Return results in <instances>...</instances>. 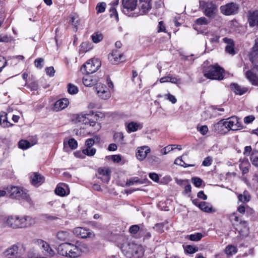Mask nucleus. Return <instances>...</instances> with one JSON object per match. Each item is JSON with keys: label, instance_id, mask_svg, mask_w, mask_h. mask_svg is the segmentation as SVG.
I'll use <instances>...</instances> for the list:
<instances>
[{"label": "nucleus", "instance_id": "nucleus-24", "mask_svg": "<svg viewBox=\"0 0 258 258\" xmlns=\"http://www.w3.org/2000/svg\"><path fill=\"white\" fill-rule=\"evenodd\" d=\"M98 173L101 176L99 178L104 182L107 183L110 180V171L108 168L98 169Z\"/></svg>", "mask_w": 258, "mask_h": 258}, {"label": "nucleus", "instance_id": "nucleus-62", "mask_svg": "<svg viewBox=\"0 0 258 258\" xmlns=\"http://www.w3.org/2000/svg\"><path fill=\"white\" fill-rule=\"evenodd\" d=\"M212 159L210 157L206 158L203 162L202 165L204 166H209L211 165Z\"/></svg>", "mask_w": 258, "mask_h": 258}, {"label": "nucleus", "instance_id": "nucleus-14", "mask_svg": "<svg viewBox=\"0 0 258 258\" xmlns=\"http://www.w3.org/2000/svg\"><path fill=\"white\" fill-rule=\"evenodd\" d=\"M36 243L42 249V252L44 255L48 256H52L55 252L52 250L49 245L45 241L41 239H37Z\"/></svg>", "mask_w": 258, "mask_h": 258}, {"label": "nucleus", "instance_id": "nucleus-63", "mask_svg": "<svg viewBox=\"0 0 258 258\" xmlns=\"http://www.w3.org/2000/svg\"><path fill=\"white\" fill-rule=\"evenodd\" d=\"M110 158L112 161L116 163H119L121 160V157L119 155H112L110 157Z\"/></svg>", "mask_w": 258, "mask_h": 258}, {"label": "nucleus", "instance_id": "nucleus-9", "mask_svg": "<svg viewBox=\"0 0 258 258\" xmlns=\"http://www.w3.org/2000/svg\"><path fill=\"white\" fill-rule=\"evenodd\" d=\"M238 5L235 3H231L220 7L221 13L227 16L234 15L237 13Z\"/></svg>", "mask_w": 258, "mask_h": 258}, {"label": "nucleus", "instance_id": "nucleus-18", "mask_svg": "<svg viewBox=\"0 0 258 258\" xmlns=\"http://www.w3.org/2000/svg\"><path fill=\"white\" fill-rule=\"evenodd\" d=\"M122 54L117 50H113L108 55L110 61L113 64H117L122 61Z\"/></svg>", "mask_w": 258, "mask_h": 258}, {"label": "nucleus", "instance_id": "nucleus-58", "mask_svg": "<svg viewBox=\"0 0 258 258\" xmlns=\"http://www.w3.org/2000/svg\"><path fill=\"white\" fill-rule=\"evenodd\" d=\"M45 72L49 77H53L54 75L55 70L53 67H47L45 68Z\"/></svg>", "mask_w": 258, "mask_h": 258}, {"label": "nucleus", "instance_id": "nucleus-38", "mask_svg": "<svg viewBox=\"0 0 258 258\" xmlns=\"http://www.w3.org/2000/svg\"><path fill=\"white\" fill-rule=\"evenodd\" d=\"M239 201L242 203H246L250 201V196L248 191L244 190L242 194H239L238 196Z\"/></svg>", "mask_w": 258, "mask_h": 258}, {"label": "nucleus", "instance_id": "nucleus-5", "mask_svg": "<svg viewBox=\"0 0 258 258\" xmlns=\"http://www.w3.org/2000/svg\"><path fill=\"white\" fill-rule=\"evenodd\" d=\"M224 70L218 65L211 66L204 72V76L212 80H221L223 79Z\"/></svg>", "mask_w": 258, "mask_h": 258}, {"label": "nucleus", "instance_id": "nucleus-16", "mask_svg": "<svg viewBox=\"0 0 258 258\" xmlns=\"http://www.w3.org/2000/svg\"><path fill=\"white\" fill-rule=\"evenodd\" d=\"M82 252V249L80 246L69 243L68 256L72 258L77 257L81 254Z\"/></svg>", "mask_w": 258, "mask_h": 258}, {"label": "nucleus", "instance_id": "nucleus-56", "mask_svg": "<svg viewBox=\"0 0 258 258\" xmlns=\"http://www.w3.org/2000/svg\"><path fill=\"white\" fill-rule=\"evenodd\" d=\"M174 164L181 166L187 167L190 165L186 164L182 159L181 157L177 158L174 161Z\"/></svg>", "mask_w": 258, "mask_h": 258}, {"label": "nucleus", "instance_id": "nucleus-22", "mask_svg": "<svg viewBox=\"0 0 258 258\" xmlns=\"http://www.w3.org/2000/svg\"><path fill=\"white\" fill-rule=\"evenodd\" d=\"M44 181V177L38 173H34L31 176V181L33 185L38 186Z\"/></svg>", "mask_w": 258, "mask_h": 258}, {"label": "nucleus", "instance_id": "nucleus-28", "mask_svg": "<svg viewBox=\"0 0 258 258\" xmlns=\"http://www.w3.org/2000/svg\"><path fill=\"white\" fill-rule=\"evenodd\" d=\"M198 207L205 212L213 213L215 212L212 206L210 204L205 202H200L198 204Z\"/></svg>", "mask_w": 258, "mask_h": 258}, {"label": "nucleus", "instance_id": "nucleus-48", "mask_svg": "<svg viewBox=\"0 0 258 258\" xmlns=\"http://www.w3.org/2000/svg\"><path fill=\"white\" fill-rule=\"evenodd\" d=\"M106 8V4L104 2L98 3L96 7L97 13H103L105 11Z\"/></svg>", "mask_w": 258, "mask_h": 258}, {"label": "nucleus", "instance_id": "nucleus-53", "mask_svg": "<svg viewBox=\"0 0 258 258\" xmlns=\"http://www.w3.org/2000/svg\"><path fill=\"white\" fill-rule=\"evenodd\" d=\"M175 145H168L165 147H164L163 149L161 150V152L163 155H166L170 151L174 150V148L172 146H175Z\"/></svg>", "mask_w": 258, "mask_h": 258}, {"label": "nucleus", "instance_id": "nucleus-50", "mask_svg": "<svg viewBox=\"0 0 258 258\" xmlns=\"http://www.w3.org/2000/svg\"><path fill=\"white\" fill-rule=\"evenodd\" d=\"M203 236L201 233H196L189 235V239L191 241H198L201 240Z\"/></svg>", "mask_w": 258, "mask_h": 258}, {"label": "nucleus", "instance_id": "nucleus-29", "mask_svg": "<svg viewBox=\"0 0 258 258\" xmlns=\"http://www.w3.org/2000/svg\"><path fill=\"white\" fill-rule=\"evenodd\" d=\"M230 88L236 94L239 95L243 94L247 91V88L241 87L236 84H231Z\"/></svg>", "mask_w": 258, "mask_h": 258}, {"label": "nucleus", "instance_id": "nucleus-47", "mask_svg": "<svg viewBox=\"0 0 258 258\" xmlns=\"http://www.w3.org/2000/svg\"><path fill=\"white\" fill-rule=\"evenodd\" d=\"M96 150L95 148L87 147L86 149L83 150L82 152L84 155H86L88 156H92L96 153Z\"/></svg>", "mask_w": 258, "mask_h": 258}, {"label": "nucleus", "instance_id": "nucleus-42", "mask_svg": "<svg viewBox=\"0 0 258 258\" xmlns=\"http://www.w3.org/2000/svg\"><path fill=\"white\" fill-rule=\"evenodd\" d=\"M167 223H160L156 224L154 228L159 233H163L164 232L165 230L167 229V227L166 226Z\"/></svg>", "mask_w": 258, "mask_h": 258}, {"label": "nucleus", "instance_id": "nucleus-20", "mask_svg": "<svg viewBox=\"0 0 258 258\" xmlns=\"http://www.w3.org/2000/svg\"><path fill=\"white\" fill-rule=\"evenodd\" d=\"M223 40L226 43V46H225L226 52L231 55L235 54L236 52L234 49V44L233 40L226 37L223 38Z\"/></svg>", "mask_w": 258, "mask_h": 258}, {"label": "nucleus", "instance_id": "nucleus-61", "mask_svg": "<svg viewBox=\"0 0 258 258\" xmlns=\"http://www.w3.org/2000/svg\"><path fill=\"white\" fill-rule=\"evenodd\" d=\"M11 40V38L7 35L0 34V42H8Z\"/></svg>", "mask_w": 258, "mask_h": 258}, {"label": "nucleus", "instance_id": "nucleus-36", "mask_svg": "<svg viewBox=\"0 0 258 258\" xmlns=\"http://www.w3.org/2000/svg\"><path fill=\"white\" fill-rule=\"evenodd\" d=\"M250 160L252 164L255 166L258 167V151L253 150L252 151L250 156Z\"/></svg>", "mask_w": 258, "mask_h": 258}, {"label": "nucleus", "instance_id": "nucleus-3", "mask_svg": "<svg viewBox=\"0 0 258 258\" xmlns=\"http://www.w3.org/2000/svg\"><path fill=\"white\" fill-rule=\"evenodd\" d=\"M3 224L5 227L13 228H24L22 216L17 215H10L4 218Z\"/></svg>", "mask_w": 258, "mask_h": 258}, {"label": "nucleus", "instance_id": "nucleus-11", "mask_svg": "<svg viewBox=\"0 0 258 258\" xmlns=\"http://www.w3.org/2000/svg\"><path fill=\"white\" fill-rule=\"evenodd\" d=\"M10 197L12 198H22L28 200V195L23 191L22 188L18 186H12L9 191Z\"/></svg>", "mask_w": 258, "mask_h": 258}, {"label": "nucleus", "instance_id": "nucleus-1", "mask_svg": "<svg viewBox=\"0 0 258 258\" xmlns=\"http://www.w3.org/2000/svg\"><path fill=\"white\" fill-rule=\"evenodd\" d=\"M121 249L128 258H141L144 255L143 247L136 244L126 242L121 245Z\"/></svg>", "mask_w": 258, "mask_h": 258}, {"label": "nucleus", "instance_id": "nucleus-39", "mask_svg": "<svg viewBox=\"0 0 258 258\" xmlns=\"http://www.w3.org/2000/svg\"><path fill=\"white\" fill-rule=\"evenodd\" d=\"M92 41L95 43H97L101 41L103 38V34L99 32H96L94 33L91 36Z\"/></svg>", "mask_w": 258, "mask_h": 258}, {"label": "nucleus", "instance_id": "nucleus-17", "mask_svg": "<svg viewBox=\"0 0 258 258\" xmlns=\"http://www.w3.org/2000/svg\"><path fill=\"white\" fill-rule=\"evenodd\" d=\"M150 148L146 146L138 148L136 153L137 159L140 161H143L146 158L147 154L150 152Z\"/></svg>", "mask_w": 258, "mask_h": 258}, {"label": "nucleus", "instance_id": "nucleus-19", "mask_svg": "<svg viewBox=\"0 0 258 258\" xmlns=\"http://www.w3.org/2000/svg\"><path fill=\"white\" fill-rule=\"evenodd\" d=\"M126 130L127 133L135 132L143 127V124L139 122L131 121L125 123Z\"/></svg>", "mask_w": 258, "mask_h": 258}, {"label": "nucleus", "instance_id": "nucleus-40", "mask_svg": "<svg viewBox=\"0 0 258 258\" xmlns=\"http://www.w3.org/2000/svg\"><path fill=\"white\" fill-rule=\"evenodd\" d=\"M70 22L74 27V30L77 31L78 30V26L79 24V19L77 15H71Z\"/></svg>", "mask_w": 258, "mask_h": 258}, {"label": "nucleus", "instance_id": "nucleus-8", "mask_svg": "<svg viewBox=\"0 0 258 258\" xmlns=\"http://www.w3.org/2000/svg\"><path fill=\"white\" fill-rule=\"evenodd\" d=\"M101 66V62L98 59H90L81 68L83 74H90L95 73Z\"/></svg>", "mask_w": 258, "mask_h": 258}, {"label": "nucleus", "instance_id": "nucleus-15", "mask_svg": "<svg viewBox=\"0 0 258 258\" xmlns=\"http://www.w3.org/2000/svg\"><path fill=\"white\" fill-rule=\"evenodd\" d=\"M139 16L147 14L152 8L151 0H139Z\"/></svg>", "mask_w": 258, "mask_h": 258}, {"label": "nucleus", "instance_id": "nucleus-30", "mask_svg": "<svg viewBox=\"0 0 258 258\" xmlns=\"http://www.w3.org/2000/svg\"><path fill=\"white\" fill-rule=\"evenodd\" d=\"M160 82L161 83L166 82H171L172 83L178 84H180V80L179 79H178L176 77H174L171 76H167L161 78L160 79Z\"/></svg>", "mask_w": 258, "mask_h": 258}, {"label": "nucleus", "instance_id": "nucleus-34", "mask_svg": "<svg viewBox=\"0 0 258 258\" xmlns=\"http://www.w3.org/2000/svg\"><path fill=\"white\" fill-rule=\"evenodd\" d=\"M36 144V141H33L32 143L29 142L27 140H21L19 143V147L21 149H27L31 146L35 145Z\"/></svg>", "mask_w": 258, "mask_h": 258}, {"label": "nucleus", "instance_id": "nucleus-60", "mask_svg": "<svg viewBox=\"0 0 258 258\" xmlns=\"http://www.w3.org/2000/svg\"><path fill=\"white\" fill-rule=\"evenodd\" d=\"M197 129L198 131L203 135H206L208 132V127L207 125H202L200 127H198Z\"/></svg>", "mask_w": 258, "mask_h": 258}, {"label": "nucleus", "instance_id": "nucleus-26", "mask_svg": "<svg viewBox=\"0 0 258 258\" xmlns=\"http://www.w3.org/2000/svg\"><path fill=\"white\" fill-rule=\"evenodd\" d=\"M55 192L56 195L60 196H64L69 193V189L66 184L62 183L57 185L55 189Z\"/></svg>", "mask_w": 258, "mask_h": 258}, {"label": "nucleus", "instance_id": "nucleus-27", "mask_svg": "<svg viewBox=\"0 0 258 258\" xmlns=\"http://www.w3.org/2000/svg\"><path fill=\"white\" fill-rule=\"evenodd\" d=\"M248 22L251 27L258 26V11L249 13Z\"/></svg>", "mask_w": 258, "mask_h": 258}, {"label": "nucleus", "instance_id": "nucleus-44", "mask_svg": "<svg viewBox=\"0 0 258 258\" xmlns=\"http://www.w3.org/2000/svg\"><path fill=\"white\" fill-rule=\"evenodd\" d=\"M250 166L248 162L246 160L243 161L239 165V168L243 174H246L248 171V168Z\"/></svg>", "mask_w": 258, "mask_h": 258}, {"label": "nucleus", "instance_id": "nucleus-2", "mask_svg": "<svg viewBox=\"0 0 258 258\" xmlns=\"http://www.w3.org/2000/svg\"><path fill=\"white\" fill-rule=\"evenodd\" d=\"M103 116V114L101 112H92L91 114H85L83 116L82 121L85 124L94 127L95 131H98L101 128V125L98 122L101 121V119Z\"/></svg>", "mask_w": 258, "mask_h": 258}, {"label": "nucleus", "instance_id": "nucleus-32", "mask_svg": "<svg viewBox=\"0 0 258 258\" xmlns=\"http://www.w3.org/2000/svg\"><path fill=\"white\" fill-rule=\"evenodd\" d=\"M69 250V243H64L60 244L57 248L58 253L65 256H68Z\"/></svg>", "mask_w": 258, "mask_h": 258}, {"label": "nucleus", "instance_id": "nucleus-10", "mask_svg": "<svg viewBox=\"0 0 258 258\" xmlns=\"http://www.w3.org/2000/svg\"><path fill=\"white\" fill-rule=\"evenodd\" d=\"M96 90L98 96L102 99H108L111 97L110 91L105 85L100 83L97 84Z\"/></svg>", "mask_w": 258, "mask_h": 258}, {"label": "nucleus", "instance_id": "nucleus-52", "mask_svg": "<svg viewBox=\"0 0 258 258\" xmlns=\"http://www.w3.org/2000/svg\"><path fill=\"white\" fill-rule=\"evenodd\" d=\"M209 23V21L204 17L198 18L196 21V23L198 25H207Z\"/></svg>", "mask_w": 258, "mask_h": 258}, {"label": "nucleus", "instance_id": "nucleus-7", "mask_svg": "<svg viewBox=\"0 0 258 258\" xmlns=\"http://www.w3.org/2000/svg\"><path fill=\"white\" fill-rule=\"evenodd\" d=\"M219 125H221L228 131H237L242 128L241 123L236 117H231L226 120H221L218 122Z\"/></svg>", "mask_w": 258, "mask_h": 258}, {"label": "nucleus", "instance_id": "nucleus-37", "mask_svg": "<svg viewBox=\"0 0 258 258\" xmlns=\"http://www.w3.org/2000/svg\"><path fill=\"white\" fill-rule=\"evenodd\" d=\"M63 145L64 148H66L68 145L69 147L72 150L76 149L78 147V143L77 141L73 138L69 139L68 141H64Z\"/></svg>", "mask_w": 258, "mask_h": 258}, {"label": "nucleus", "instance_id": "nucleus-43", "mask_svg": "<svg viewBox=\"0 0 258 258\" xmlns=\"http://www.w3.org/2000/svg\"><path fill=\"white\" fill-rule=\"evenodd\" d=\"M92 48V45L91 43H90L89 42H84L82 43L81 44V48H80V51H82L83 53L86 52L90 49H91Z\"/></svg>", "mask_w": 258, "mask_h": 258}, {"label": "nucleus", "instance_id": "nucleus-57", "mask_svg": "<svg viewBox=\"0 0 258 258\" xmlns=\"http://www.w3.org/2000/svg\"><path fill=\"white\" fill-rule=\"evenodd\" d=\"M140 230V227L138 225H132L130 227L129 231L132 234H136Z\"/></svg>", "mask_w": 258, "mask_h": 258}, {"label": "nucleus", "instance_id": "nucleus-13", "mask_svg": "<svg viewBox=\"0 0 258 258\" xmlns=\"http://www.w3.org/2000/svg\"><path fill=\"white\" fill-rule=\"evenodd\" d=\"M73 233L76 236L82 238H91L94 236V233L90 230L80 227L75 228Z\"/></svg>", "mask_w": 258, "mask_h": 258}, {"label": "nucleus", "instance_id": "nucleus-25", "mask_svg": "<svg viewBox=\"0 0 258 258\" xmlns=\"http://www.w3.org/2000/svg\"><path fill=\"white\" fill-rule=\"evenodd\" d=\"M83 83L85 86L90 87L96 84L97 79L93 76L86 74L83 77Z\"/></svg>", "mask_w": 258, "mask_h": 258}, {"label": "nucleus", "instance_id": "nucleus-46", "mask_svg": "<svg viewBox=\"0 0 258 258\" xmlns=\"http://www.w3.org/2000/svg\"><path fill=\"white\" fill-rule=\"evenodd\" d=\"M225 252L227 254L231 255L237 252V248L232 245H229L225 248Z\"/></svg>", "mask_w": 258, "mask_h": 258}, {"label": "nucleus", "instance_id": "nucleus-31", "mask_svg": "<svg viewBox=\"0 0 258 258\" xmlns=\"http://www.w3.org/2000/svg\"><path fill=\"white\" fill-rule=\"evenodd\" d=\"M23 220V227L24 228L29 227L36 223V220L34 218L29 216H22Z\"/></svg>", "mask_w": 258, "mask_h": 258}, {"label": "nucleus", "instance_id": "nucleus-21", "mask_svg": "<svg viewBox=\"0 0 258 258\" xmlns=\"http://www.w3.org/2000/svg\"><path fill=\"white\" fill-rule=\"evenodd\" d=\"M69 101L67 98H63L57 100L54 104L53 110L55 111L61 110L66 108L69 105Z\"/></svg>", "mask_w": 258, "mask_h": 258}, {"label": "nucleus", "instance_id": "nucleus-41", "mask_svg": "<svg viewBox=\"0 0 258 258\" xmlns=\"http://www.w3.org/2000/svg\"><path fill=\"white\" fill-rule=\"evenodd\" d=\"M158 97L162 98L164 97L165 99L169 100L172 104H175L177 102V99L175 97L170 93H168L166 94L161 95L159 94L158 95Z\"/></svg>", "mask_w": 258, "mask_h": 258}, {"label": "nucleus", "instance_id": "nucleus-33", "mask_svg": "<svg viewBox=\"0 0 258 258\" xmlns=\"http://www.w3.org/2000/svg\"><path fill=\"white\" fill-rule=\"evenodd\" d=\"M57 238L60 241H66L70 239L72 237L70 233L66 231H60L56 234Z\"/></svg>", "mask_w": 258, "mask_h": 258}, {"label": "nucleus", "instance_id": "nucleus-54", "mask_svg": "<svg viewBox=\"0 0 258 258\" xmlns=\"http://www.w3.org/2000/svg\"><path fill=\"white\" fill-rule=\"evenodd\" d=\"M186 251L188 253H194L198 251V248L191 245H187L185 249Z\"/></svg>", "mask_w": 258, "mask_h": 258}, {"label": "nucleus", "instance_id": "nucleus-35", "mask_svg": "<svg viewBox=\"0 0 258 258\" xmlns=\"http://www.w3.org/2000/svg\"><path fill=\"white\" fill-rule=\"evenodd\" d=\"M0 123L4 127H8L12 124L7 120V114L5 112H2L0 114Z\"/></svg>", "mask_w": 258, "mask_h": 258}, {"label": "nucleus", "instance_id": "nucleus-4", "mask_svg": "<svg viewBox=\"0 0 258 258\" xmlns=\"http://www.w3.org/2000/svg\"><path fill=\"white\" fill-rule=\"evenodd\" d=\"M138 0H122V11L126 15L131 17L139 16L137 9Z\"/></svg>", "mask_w": 258, "mask_h": 258}, {"label": "nucleus", "instance_id": "nucleus-45", "mask_svg": "<svg viewBox=\"0 0 258 258\" xmlns=\"http://www.w3.org/2000/svg\"><path fill=\"white\" fill-rule=\"evenodd\" d=\"M119 3V0H115L112 2V5L113 6L112 8H111L110 11L112 12V14H111V16L113 17V15H114L117 21L118 20V14L116 12V9H115L114 7L117 6Z\"/></svg>", "mask_w": 258, "mask_h": 258}, {"label": "nucleus", "instance_id": "nucleus-23", "mask_svg": "<svg viewBox=\"0 0 258 258\" xmlns=\"http://www.w3.org/2000/svg\"><path fill=\"white\" fill-rule=\"evenodd\" d=\"M246 79L252 85L258 86V76L254 74L251 70H248L245 74Z\"/></svg>", "mask_w": 258, "mask_h": 258}, {"label": "nucleus", "instance_id": "nucleus-51", "mask_svg": "<svg viewBox=\"0 0 258 258\" xmlns=\"http://www.w3.org/2000/svg\"><path fill=\"white\" fill-rule=\"evenodd\" d=\"M44 61V60L43 58H38L35 60L34 65L37 68L41 69L43 67Z\"/></svg>", "mask_w": 258, "mask_h": 258}, {"label": "nucleus", "instance_id": "nucleus-6", "mask_svg": "<svg viewBox=\"0 0 258 258\" xmlns=\"http://www.w3.org/2000/svg\"><path fill=\"white\" fill-rule=\"evenodd\" d=\"M24 249L20 244H14L6 249L2 253L4 258H19L23 253Z\"/></svg>", "mask_w": 258, "mask_h": 258}, {"label": "nucleus", "instance_id": "nucleus-59", "mask_svg": "<svg viewBox=\"0 0 258 258\" xmlns=\"http://www.w3.org/2000/svg\"><path fill=\"white\" fill-rule=\"evenodd\" d=\"M139 182V180L138 178L135 177V178H133L127 181L126 182V185L130 186L134 185L135 184H137Z\"/></svg>", "mask_w": 258, "mask_h": 258}, {"label": "nucleus", "instance_id": "nucleus-12", "mask_svg": "<svg viewBox=\"0 0 258 258\" xmlns=\"http://www.w3.org/2000/svg\"><path fill=\"white\" fill-rule=\"evenodd\" d=\"M218 12L217 6L212 2H208L204 7V14L209 18H214Z\"/></svg>", "mask_w": 258, "mask_h": 258}, {"label": "nucleus", "instance_id": "nucleus-49", "mask_svg": "<svg viewBox=\"0 0 258 258\" xmlns=\"http://www.w3.org/2000/svg\"><path fill=\"white\" fill-rule=\"evenodd\" d=\"M68 91L71 94H75L78 92V88L75 85L69 84L68 86Z\"/></svg>", "mask_w": 258, "mask_h": 258}, {"label": "nucleus", "instance_id": "nucleus-64", "mask_svg": "<svg viewBox=\"0 0 258 258\" xmlns=\"http://www.w3.org/2000/svg\"><path fill=\"white\" fill-rule=\"evenodd\" d=\"M149 177L153 181L155 182H158L159 181V178L158 175L154 172L150 173L149 175Z\"/></svg>", "mask_w": 258, "mask_h": 258}, {"label": "nucleus", "instance_id": "nucleus-55", "mask_svg": "<svg viewBox=\"0 0 258 258\" xmlns=\"http://www.w3.org/2000/svg\"><path fill=\"white\" fill-rule=\"evenodd\" d=\"M191 181L196 187H200L203 182L201 178L197 177H192Z\"/></svg>", "mask_w": 258, "mask_h": 258}]
</instances>
